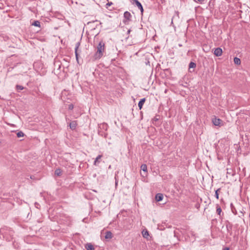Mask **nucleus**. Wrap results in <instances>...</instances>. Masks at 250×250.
I'll return each mask as SVG.
<instances>
[{"label": "nucleus", "instance_id": "nucleus-1", "mask_svg": "<svg viewBox=\"0 0 250 250\" xmlns=\"http://www.w3.org/2000/svg\"><path fill=\"white\" fill-rule=\"evenodd\" d=\"M104 49V43L103 41H101L99 43L97 47V51L93 56L94 59L96 60L101 58L103 56Z\"/></svg>", "mask_w": 250, "mask_h": 250}, {"label": "nucleus", "instance_id": "nucleus-2", "mask_svg": "<svg viewBox=\"0 0 250 250\" xmlns=\"http://www.w3.org/2000/svg\"><path fill=\"white\" fill-rule=\"evenodd\" d=\"M3 229H0V233L3 235V238H5L6 240L10 241L12 239L13 231L10 230L8 232H4Z\"/></svg>", "mask_w": 250, "mask_h": 250}, {"label": "nucleus", "instance_id": "nucleus-3", "mask_svg": "<svg viewBox=\"0 0 250 250\" xmlns=\"http://www.w3.org/2000/svg\"><path fill=\"white\" fill-rule=\"evenodd\" d=\"M142 234L143 236L147 240L151 239V236H150L148 231L146 229H143L142 231Z\"/></svg>", "mask_w": 250, "mask_h": 250}, {"label": "nucleus", "instance_id": "nucleus-4", "mask_svg": "<svg viewBox=\"0 0 250 250\" xmlns=\"http://www.w3.org/2000/svg\"><path fill=\"white\" fill-rule=\"evenodd\" d=\"M80 44H81V42H77L76 43L75 47V54L76 60H77L78 62H78V49L80 46Z\"/></svg>", "mask_w": 250, "mask_h": 250}, {"label": "nucleus", "instance_id": "nucleus-5", "mask_svg": "<svg viewBox=\"0 0 250 250\" xmlns=\"http://www.w3.org/2000/svg\"><path fill=\"white\" fill-rule=\"evenodd\" d=\"M222 121L219 119L216 118L212 119V123L215 125H221Z\"/></svg>", "mask_w": 250, "mask_h": 250}, {"label": "nucleus", "instance_id": "nucleus-6", "mask_svg": "<svg viewBox=\"0 0 250 250\" xmlns=\"http://www.w3.org/2000/svg\"><path fill=\"white\" fill-rule=\"evenodd\" d=\"M214 54L217 57L221 56L222 54V50L220 48H217L215 49Z\"/></svg>", "mask_w": 250, "mask_h": 250}, {"label": "nucleus", "instance_id": "nucleus-7", "mask_svg": "<svg viewBox=\"0 0 250 250\" xmlns=\"http://www.w3.org/2000/svg\"><path fill=\"white\" fill-rule=\"evenodd\" d=\"M142 170L144 171V174H142V177H146L147 172V167L146 165H142Z\"/></svg>", "mask_w": 250, "mask_h": 250}, {"label": "nucleus", "instance_id": "nucleus-8", "mask_svg": "<svg viewBox=\"0 0 250 250\" xmlns=\"http://www.w3.org/2000/svg\"><path fill=\"white\" fill-rule=\"evenodd\" d=\"M77 125V123L76 121H72L69 124V127L72 130H74L76 128Z\"/></svg>", "mask_w": 250, "mask_h": 250}, {"label": "nucleus", "instance_id": "nucleus-9", "mask_svg": "<svg viewBox=\"0 0 250 250\" xmlns=\"http://www.w3.org/2000/svg\"><path fill=\"white\" fill-rule=\"evenodd\" d=\"M99 127L100 129H104V130H107L108 125L106 123H103L99 125Z\"/></svg>", "mask_w": 250, "mask_h": 250}, {"label": "nucleus", "instance_id": "nucleus-10", "mask_svg": "<svg viewBox=\"0 0 250 250\" xmlns=\"http://www.w3.org/2000/svg\"><path fill=\"white\" fill-rule=\"evenodd\" d=\"M196 66L195 63L193 62H190L189 64V71L190 72H192L194 71V69L191 70V69H194Z\"/></svg>", "mask_w": 250, "mask_h": 250}, {"label": "nucleus", "instance_id": "nucleus-11", "mask_svg": "<svg viewBox=\"0 0 250 250\" xmlns=\"http://www.w3.org/2000/svg\"><path fill=\"white\" fill-rule=\"evenodd\" d=\"M102 157V155H99L95 159L94 162V165L95 166H98V164L100 163V160L101 159V158Z\"/></svg>", "mask_w": 250, "mask_h": 250}, {"label": "nucleus", "instance_id": "nucleus-12", "mask_svg": "<svg viewBox=\"0 0 250 250\" xmlns=\"http://www.w3.org/2000/svg\"><path fill=\"white\" fill-rule=\"evenodd\" d=\"M163 195L162 193H158L155 196V200L157 202H159L163 200Z\"/></svg>", "mask_w": 250, "mask_h": 250}, {"label": "nucleus", "instance_id": "nucleus-13", "mask_svg": "<svg viewBox=\"0 0 250 250\" xmlns=\"http://www.w3.org/2000/svg\"><path fill=\"white\" fill-rule=\"evenodd\" d=\"M85 249L86 250H94V248L93 246L90 243H87L85 245Z\"/></svg>", "mask_w": 250, "mask_h": 250}, {"label": "nucleus", "instance_id": "nucleus-14", "mask_svg": "<svg viewBox=\"0 0 250 250\" xmlns=\"http://www.w3.org/2000/svg\"><path fill=\"white\" fill-rule=\"evenodd\" d=\"M112 237V233L109 231H106L105 233V238L106 239H111Z\"/></svg>", "mask_w": 250, "mask_h": 250}, {"label": "nucleus", "instance_id": "nucleus-15", "mask_svg": "<svg viewBox=\"0 0 250 250\" xmlns=\"http://www.w3.org/2000/svg\"><path fill=\"white\" fill-rule=\"evenodd\" d=\"M131 14L129 12L126 11L124 13V17L127 20H130Z\"/></svg>", "mask_w": 250, "mask_h": 250}, {"label": "nucleus", "instance_id": "nucleus-16", "mask_svg": "<svg viewBox=\"0 0 250 250\" xmlns=\"http://www.w3.org/2000/svg\"><path fill=\"white\" fill-rule=\"evenodd\" d=\"M234 62L236 64L239 65L241 63V60L238 58L235 57L234 58Z\"/></svg>", "mask_w": 250, "mask_h": 250}, {"label": "nucleus", "instance_id": "nucleus-17", "mask_svg": "<svg viewBox=\"0 0 250 250\" xmlns=\"http://www.w3.org/2000/svg\"><path fill=\"white\" fill-rule=\"evenodd\" d=\"M132 3L135 2L138 8L141 10V2H140L138 0H131Z\"/></svg>", "mask_w": 250, "mask_h": 250}, {"label": "nucleus", "instance_id": "nucleus-18", "mask_svg": "<svg viewBox=\"0 0 250 250\" xmlns=\"http://www.w3.org/2000/svg\"><path fill=\"white\" fill-rule=\"evenodd\" d=\"M32 25L37 27H40V22L38 21H35L32 24Z\"/></svg>", "mask_w": 250, "mask_h": 250}, {"label": "nucleus", "instance_id": "nucleus-19", "mask_svg": "<svg viewBox=\"0 0 250 250\" xmlns=\"http://www.w3.org/2000/svg\"><path fill=\"white\" fill-rule=\"evenodd\" d=\"M216 212H217V214L219 216H221V212H222V209H221V208L219 206H217Z\"/></svg>", "mask_w": 250, "mask_h": 250}, {"label": "nucleus", "instance_id": "nucleus-20", "mask_svg": "<svg viewBox=\"0 0 250 250\" xmlns=\"http://www.w3.org/2000/svg\"><path fill=\"white\" fill-rule=\"evenodd\" d=\"M17 136L18 138L22 137H23L24 133L21 131H20L17 133Z\"/></svg>", "mask_w": 250, "mask_h": 250}, {"label": "nucleus", "instance_id": "nucleus-21", "mask_svg": "<svg viewBox=\"0 0 250 250\" xmlns=\"http://www.w3.org/2000/svg\"><path fill=\"white\" fill-rule=\"evenodd\" d=\"M61 172H62V171H61V170L60 169L58 168V169H56V170H55V174L56 175H57L59 176V175H61Z\"/></svg>", "mask_w": 250, "mask_h": 250}, {"label": "nucleus", "instance_id": "nucleus-22", "mask_svg": "<svg viewBox=\"0 0 250 250\" xmlns=\"http://www.w3.org/2000/svg\"><path fill=\"white\" fill-rule=\"evenodd\" d=\"M16 89L18 90H23L24 89V87L22 86V85H16Z\"/></svg>", "mask_w": 250, "mask_h": 250}, {"label": "nucleus", "instance_id": "nucleus-23", "mask_svg": "<svg viewBox=\"0 0 250 250\" xmlns=\"http://www.w3.org/2000/svg\"><path fill=\"white\" fill-rule=\"evenodd\" d=\"M74 108V106L72 104H69L68 105V109L69 110H72Z\"/></svg>", "mask_w": 250, "mask_h": 250}, {"label": "nucleus", "instance_id": "nucleus-24", "mask_svg": "<svg viewBox=\"0 0 250 250\" xmlns=\"http://www.w3.org/2000/svg\"><path fill=\"white\" fill-rule=\"evenodd\" d=\"M219 189H217L216 191H215V196L216 197V198L218 199L219 198V194H218V192L219 191Z\"/></svg>", "mask_w": 250, "mask_h": 250}, {"label": "nucleus", "instance_id": "nucleus-25", "mask_svg": "<svg viewBox=\"0 0 250 250\" xmlns=\"http://www.w3.org/2000/svg\"><path fill=\"white\" fill-rule=\"evenodd\" d=\"M195 1H198L200 3H203L205 0H194Z\"/></svg>", "mask_w": 250, "mask_h": 250}, {"label": "nucleus", "instance_id": "nucleus-26", "mask_svg": "<svg viewBox=\"0 0 250 250\" xmlns=\"http://www.w3.org/2000/svg\"><path fill=\"white\" fill-rule=\"evenodd\" d=\"M138 105V107H139V109H141V100L139 101Z\"/></svg>", "mask_w": 250, "mask_h": 250}, {"label": "nucleus", "instance_id": "nucleus-27", "mask_svg": "<svg viewBox=\"0 0 250 250\" xmlns=\"http://www.w3.org/2000/svg\"><path fill=\"white\" fill-rule=\"evenodd\" d=\"M145 101H146V99L145 98H142V106L143 105V104L145 103Z\"/></svg>", "mask_w": 250, "mask_h": 250}, {"label": "nucleus", "instance_id": "nucleus-28", "mask_svg": "<svg viewBox=\"0 0 250 250\" xmlns=\"http://www.w3.org/2000/svg\"><path fill=\"white\" fill-rule=\"evenodd\" d=\"M112 4V3L111 2H108L107 4H106V6H107V8L108 7V6H110L111 5V4Z\"/></svg>", "mask_w": 250, "mask_h": 250}, {"label": "nucleus", "instance_id": "nucleus-29", "mask_svg": "<svg viewBox=\"0 0 250 250\" xmlns=\"http://www.w3.org/2000/svg\"><path fill=\"white\" fill-rule=\"evenodd\" d=\"M229 248L226 247V248H224V249H223V250H229Z\"/></svg>", "mask_w": 250, "mask_h": 250}, {"label": "nucleus", "instance_id": "nucleus-30", "mask_svg": "<svg viewBox=\"0 0 250 250\" xmlns=\"http://www.w3.org/2000/svg\"><path fill=\"white\" fill-rule=\"evenodd\" d=\"M142 181H143L144 182H146L148 181L147 180H146V179L143 180L142 179Z\"/></svg>", "mask_w": 250, "mask_h": 250}, {"label": "nucleus", "instance_id": "nucleus-31", "mask_svg": "<svg viewBox=\"0 0 250 250\" xmlns=\"http://www.w3.org/2000/svg\"><path fill=\"white\" fill-rule=\"evenodd\" d=\"M141 10H142V14H143V7H142V6Z\"/></svg>", "mask_w": 250, "mask_h": 250}]
</instances>
